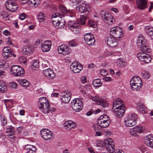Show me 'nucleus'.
I'll return each mask as SVG.
<instances>
[{
    "mask_svg": "<svg viewBox=\"0 0 153 153\" xmlns=\"http://www.w3.org/2000/svg\"><path fill=\"white\" fill-rule=\"evenodd\" d=\"M137 120V116L134 113L128 114L124 120L125 126L128 127H131L135 125Z\"/></svg>",
    "mask_w": 153,
    "mask_h": 153,
    "instance_id": "nucleus-3",
    "label": "nucleus"
},
{
    "mask_svg": "<svg viewBox=\"0 0 153 153\" xmlns=\"http://www.w3.org/2000/svg\"><path fill=\"white\" fill-rule=\"evenodd\" d=\"M43 72L44 74L49 79H53L56 76L55 74L51 68L47 69L44 70Z\"/></svg>",
    "mask_w": 153,
    "mask_h": 153,
    "instance_id": "nucleus-24",
    "label": "nucleus"
},
{
    "mask_svg": "<svg viewBox=\"0 0 153 153\" xmlns=\"http://www.w3.org/2000/svg\"><path fill=\"white\" fill-rule=\"evenodd\" d=\"M116 116L118 117L122 116L124 114L125 110V107H122L115 108H113Z\"/></svg>",
    "mask_w": 153,
    "mask_h": 153,
    "instance_id": "nucleus-21",
    "label": "nucleus"
},
{
    "mask_svg": "<svg viewBox=\"0 0 153 153\" xmlns=\"http://www.w3.org/2000/svg\"><path fill=\"white\" fill-rule=\"evenodd\" d=\"M114 142L112 139L110 138H106L104 140V144L105 146H114Z\"/></svg>",
    "mask_w": 153,
    "mask_h": 153,
    "instance_id": "nucleus-38",
    "label": "nucleus"
},
{
    "mask_svg": "<svg viewBox=\"0 0 153 153\" xmlns=\"http://www.w3.org/2000/svg\"><path fill=\"white\" fill-rule=\"evenodd\" d=\"M93 127L95 130H100L101 128L98 124V125H93Z\"/></svg>",
    "mask_w": 153,
    "mask_h": 153,
    "instance_id": "nucleus-63",
    "label": "nucleus"
},
{
    "mask_svg": "<svg viewBox=\"0 0 153 153\" xmlns=\"http://www.w3.org/2000/svg\"><path fill=\"white\" fill-rule=\"evenodd\" d=\"M19 84L25 88H27L29 86V82L25 79H19L18 80Z\"/></svg>",
    "mask_w": 153,
    "mask_h": 153,
    "instance_id": "nucleus-40",
    "label": "nucleus"
},
{
    "mask_svg": "<svg viewBox=\"0 0 153 153\" xmlns=\"http://www.w3.org/2000/svg\"><path fill=\"white\" fill-rule=\"evenodd\" d=\"M100 74L103 76H105L108 74V71L106 70L102 69L100 71Z\"/></svg>",
    "mask_w": 153,
    "mask_h": 153,
    "instance_id": "nucleus-60",
    "label": "nucleus"
},
{
    "mask_svg": "<svg viewBox=\"0 0 153 153\" xmlns=\"http://www.w3.org/2000/svg\"><path fill=\"white\" fill-rule=\"evenodd\" d=\"M76 9L77 11L83 13L89 11L90 7L85 2L81 0L79 5L76 6Z\"/></svg>",
    "mask_w": 153,
    "mask_h": 153,
    "instance_id": "nucleus-13",
    "label": "nucleus"
},
{
    "mask_svg": "<svg viewBox=\"0 0 153 153\" xmlns=\"http://www.w3.org/2000/svg\"><path fill=\"white\" fill-rule=\"evenodd\" d=\"M137 44L138 47L144 45L145 44L144 39L141 35H139L137 38Z\"/></svg>",
    "mask_w": 153,
    "mask_h": 153,
    "instance_id": "nucleus-33",
    "label": "nucleus"
},
{
    "mask_svg": "<svg viewBox=\"0 0 153 153\" xmlns=\"http://www.w3.org/2000/svg\"><path fill=\"white\" fill-rule=\"evenodd\" d=\"M1 124L3 126H5L7 123V121L6 118L2 117L1 119Z\"/></svg>",
    "mask_w": 153,
    "mask_h": 153,
    "instance_id": "nucleus-57",
    "label": "nucleus"
},
{
    "mask_svg": "<svg viewBox=\"0 0 153 153\" xmlns=\"http://www.w3.org/2000/svg\"><path fill=\"white\" fill-rule=\"evenodd\" d=\"M90 99L93 101L95 102L96 103L98 104L101 99L99 96L96 95L95 96H91Z\"/></svg>",
    "mask_w": 153,
    "mask_h": 153,
    "instance_id": "nucleus-42",
    "label": "nucleus"
},
{
    "mask_svg": "<svg viewBox=\"0 0 153 153\" xmlns=\"http://www.w3.org/2000/svg\"><path fill=\"white\" fill-rule=\"evenodd\" d=\"M39 107L41 111L44 114L52 113L55 111L54 108H51L49 102L46 97H41L39 99Z\"/></svg>",
    "mask_w": 153,
    "mask_h": 153,
    "instance_id": "nucleus-1",
    "label": "nucleus"
},
{
    "mask_svg": "<svg viewBox=\"0 0 153 153\" xmlns=\"http://www.w3.org/2000/svg\"><path fill=\"white\" fill-rule=\"evenodd\" d=\"M87 19V17L85 15H82L80 18V21L82 25H84L85 23V21Z\"/></svg>",
    "mask_w": 153,
    "mask_h": 153,
    "instance_id": "nucleus-50",
    "label": "nucleus"
},
{
    "mask_svg": "<svg viewBox=\"0 0 153 153\" xmlns=\"http://www.w3.org/2000/svg\"><path fill=\"white\" fill-rule=\"evenodd\" d=\"M0 18L3 21L8 20V14L6 11H2L0 13Z\"/></svg>",
    "mask_w": 153,
    "mask_h": 153,
    "instance_id": "nucleus-36",
    "label": "nucleus"
},
{
    "mask_svg": "<svg viewBox=\"0 0 153 153\" xmlns=\"http://www.w3.org/2000/svg\"><path fill=\"white\" fill-rule=\"evenodd\" d=\"M139 47H140L141 51L143 52L148 53L150 51V49L149 47L145 45Z\"/></svg>",
    "mask_w": 153,
    "mask_h": 153,
    "instance_id": "nucleus-43",
    "label": "nucleus"
},
{
    "mask_svg": "<svg viewBox=\"0 0 153 153\" xmlns=\"http://www.w3.org/2000/svg\"><path fill=\"white\" fill-rule=\"evenodd\" d=\"M25 149L27 153H35L36 151V148L35 146L29 144L25 146Z\"/></svg>",
    "mask_w": 153,
    "mask_h": 153,
    "instance_id": "nucleus-27",
    "label": "nucleus"
},
{
    "mask_svg": "<svg viewBox=\"0 0 153 153\" xmlns=\"http://www.w3.org/2000/svg\"><path fill=\"white\" fill-rule=\"evenodd\" d=\"M12 52H2V54L4 57L5 59H7L10 55L11 56V54Z\"/></svg>",
    "mask_w": 153,
    "mask_h": 153,
    "instance_id": "nucleus-54",
    "label": "nucleus"
},
{
    "mask_svg": "<svg viewBox=\"0 0 153 153\" xmlns=\"http://www.w3.org/2000/svg\"><path fill=\"white\" fill-rule=\"evenodd\" d=\"M39 66V61L37 60H33L32 62V68L33 70H35V68H38Z\"/></svg>",
    "mask_w": 153,
    "mask_h": 153,
    "instance_id": "nucleus-41",
    "label": "nucleus"
},
{
    "mask_svg": "<svg viewBox=\"0 0 153 153\" xmlns=\"http://www.w3.org/2000/svg\"><path fill=\"white\" fill-rule=\"evenodd\" d=\"M82 66L77 61L73 62L71 65L70 68L74 73L79 72L82 69Z\"/></svg>",
    "mask_w": 153,
    "mask_h": 153,
    "instance_id": "nucleus-15",
    "label": "nucleus"
},
{
    "mask_svg": "<svg viewBox=\"0 0 153 153\" xmlns=\"http://www.w3.org/2000/svg\"><path fill=\"white\" fill-rule=\"evenodd\" d=\"M58 51L59 53L66 55L69 54L71 51L70 49L65 45H62L59 46Z\"/></svg>",
    "mask_w": 153,
    "mask_h": 153,
    "instance_id": "nucleus-17",
    "label": "nucleus"
},
{
    "mask_svg": "<svg viewBox=\"0 0 153 153\" xmlns=\"http://www.w3.org/2000/svg\"><path fill=\"white\" fill-rule=\"evenodd\" d=\"M8 63L2 59L0 60V68L3 70H6L9 67Z\"/></svg>",
    "mask_w": 153,
    "mask_h": 153,
    "instance_id": "nucleus-37",
    "label": "nucleus"
},
{
    "mask_svg": "<svg viewBox=\"0 0 153 153\" xmlns=\"http://www.w3.org/2000/svg\"><path fill=\"white\" fill-rule=\"evenodd\" d=\"M14 130L13 127L9 126L8 128H6V132L7 133H9L11 132H13V131Z\"/></svg>",
    "mask_w": 153,
    "mask_h": 153,
    "instance_id": "nucleus-58",
    "label": "nucleus"
},
{
    "mask_svg": "<svg viewBox=\"0 0 153 153\" xmlns=\"http://www.w3.org/2000/svg\"><path fill=\"white\" fill-rule=\"evenodd\" d=\"M81 0H71V4L73 6H76L77 5H79L80 3Z\"/></svg>",
    "mask_w": 153,
    "mask_h": 153,
    "instance_id": "nucleus-55",
    "label": "nucleus"
},
{
    "mask_svg": "<svg viewBox=\"0 0 153 153\" xmlns=\"http://www.w3.org/2000/svg\"><path fill=\"white\" fill-rule=\"evenodd\" d=\"M98 105H100L103 107H106L108 106V103L106 100L101 99L98 103Z\"/></svg>",
    "mask_w": 153,
    "mask_h": 153,
    "instance_id": "nucleus-48",
    "label": "nucleus"
},
{
    "mask_svg": "<svg viewBox=\"0 0 153 153\" xmlns=\"http://www.w3.org/2000/svg\"><path fill=\"white\" fill-rule=\"evenodd\" d=\"M106 150L110 153H113L114 151V146L109 145V146H105Z\"/></svg>",
    "mask_w": 153,
    "mask_h": 153,
    "instance_id": "nucleus-49",
    "label": "nucleus"
},
{
    "mask_svg": "<svg viewBox=\"0 0 153 153\" xmlns=\"http://www.w3.org/2000/svg\"><path fill=\"white\" fill-rule=\"evenodd\" d=\"M144 143L148 146L153 148V136L149 135L144 138Z\"/></svg>",
    "mask_w": 153,
    "mask_h": 153,
    "instance_id": "nucleus-23",
    "label": "nucleus"
},
{
    "mask_svg": "<svg viewBox=\"0 0 153 153\" xmlns=\"http://www.w3.org/2000/svg\"><path fill=\"white\" fill-rule=\"evenodd\" d=\"M59 9L63 14L69 16H71L72 11L70 10H67L65 6L61 5L59 7Z\"/></svg>",
    "mask_w": 153,
    "mask_h": 153,
    "instance_id": "nucleus-29",
    "label": "nucleus"
},
{
    "mask_svg": "<svg viewBox=\"0 0 153 153\" xmlns=\"http://www.w3.org/2000/svg\"><path fill=\"white\" fill-rule=\"evenodd\" d=\"M27 4L30 7H36L40 3V0H27Z\"/></svg>",
    "mask_w": 153,
    "mask_h": 153,
    "instance_id": "nucleus-32",
    "label": "nucleus"
},
{
    "mask_svg": "<svg viewBox=\"0 0 153 153\" xmlns=\"http://www.w3.org/2000/svg\"><path fill=\"white\" fill-rule=\"evenodd\" d=\"M145 129V127L144 126L138 125L131 128L130 132L131 135L136 137L138 136L137 134L142 133Z\"/></svg>",
    "mask_w": 153,
    "mask_h": 153,
    "instance_id": "nucleus-12",
    "label": "nucleus"
},
{
    "mask_svg": "<svg viewBox=\"0 0 153 153\" xmlns=\"http://www.w3.org/2000/svg\"><path fill=\"white\" fill-rule=\"evenodd\" d=\"M142 76L144 79H146L149 78L150 76V75L149 73L146 71L143 72Z\"/></svg>",
    "mask_w": 153,
    "mask_h": 153,
    "instance_id": "nucleus-53",
    "label": "nucleus"
},
{
    "mask_svg": "<svg viewBox=\"0 0 153 153\" xmlns=\"http://www.w3.org/2000/svg\"><path fill=\"white\" fill-rule=\"evenodd\" d=\"M117 65L118 66L121 67H124L126 66V64L121 59H118L117 62Z\"/></svg>",
    "mask_w": 153,
    "mask_h": 153,
    "instance_id": "nucleus-47",
    "label": "nucleus"
},
{
    "mask_svg": "<svg viewBox=\"0 0 153 153\" xmlns=\"http://www.w3.org/2000/svg\"><path fill=\"white\" fill-rule=\"evenodd\" d=\"M14 0H7L5 3L6 8L10 11L16 10L18 8V6Z\"/></svg>",
    "mask_w": 153,
    "mask_h": 153,
    "instance_id": "nucleus-11",
    "label": "nucleus"
},
{
    "mask_svg": "<svg viewBox=\"0 0 153 153\" xmlns=\"http://www.w3.org/2000/svg\"><path fill=\"white\" fill-rule=\"evenodd\" d=\"M71 91L68 90L65 91L61 96L60 98L62 101L64 103H68L71 99Z\"/></svg>",
    "mask_w": 153,
    "mask_h": 153,
    "instance_id": "nucleus-18",
    "label": "nucleus"
},
{
    "mask_svg": "<svg viewBox=\"0 0 153 153\" xmlns=\"http://www.w3.org/2000/svg\"><path fill=\"white\" fill-rule=\"evenodd\" d=\"M110 34L113 37L116 38H120L123 37V30L120 27H113L111 29Z\"/></svg>",
    "mask_w": 153,
    "mask_h": 153,
    "instance_id": "nucleus-8",
    "label": "nucleus"
},
{
    "mask_svg": "<svg viewBox=\"0 0 153 153\" xmlns=\"http://www.w3.org/2000/svg\"><path fill=\"white\" fill-rule=\"evenodd\" d=\"M68 45L71 47H75L77 46V44L76 41L74 39L70 40L68 42Z\"/></svg>",
    "mask_w": 153,
    "mask_h": 153,
    "instance_id": "nucleus-51",
    "label": "nucleus"
},
{
    "mask_svg": "<svg viewBox=\"0 0 153 153\" xmlns=\"http://www.w3.org/2000/svg\"><path fill=\"white\" fill-rule=\"evenodd\" d=\"M138 107L141 111H144L145 108L141 103H139Z\"/></svg>",
    "mask_w": 153,
    "mask_h": 153,
    "instance_id": "nucleus-61",
    "label": "nucleus"
},
{
    "mask_svg": "<svg viewBox=\"0 0 153 153\" xmlns=\"http://www.w3.org/2000/svg\"><path fill=\"white\" fill-rule=\"evenodd\" d=\"M9 86L12 88L16 89L17 87V85L16 82H12L10 83Z\"/></svg>",
    "mask_w": 153,
    "mask_h": 153,
    "instance_id": "nucleus-56",
    "label": "nucleus"
},
{
    "mask_svg": "<svg viewBox=\"0 0 153 153\" xmlns=\"http://www.w3.org/2000/svg\"><path fill=\"white\" fill-rule=\"evenodd\" d=\"M40 134L42 138L46 141L50 140L53 138L52 132L48 129H42L40 131Z\"/></svg>",
    "mask_w": 153,
    "mask_h": 153,
    "instance_id": "nucleus-10",
    "label": "nucleus"
},
{
    "mask_svg": "<svg viewBox=\"0 0 153 153\" xmlns=\"http://www.w3.org/2000/svg\"><path fill=\"white\" fill-rule=\"evenodd\" d=\"M142 82L141 79L138 77H133L130 81L131 88L133 91L139 90L142 87Z\"/></svg>",
    "mask_w": 153,
    "mask_h": 153,
    "instance_id": "nucleus-4",
    "label": "nucleus"
},
{
    "mask_svg": "<svg viewBox=\"0 0 153 153\" xmlns=\"http://www.w3.org/2000/svg\"><path fill=\"white\" fill-rule=\"evenodd\" d=\"M84 39L85 42L89 45H92L95 43L94 36L91 33H85L84 35Z\"/></svg>",
    "mask_w": 153,
    "mask_h": 153,
    "instance_id": "nucleus-16",
    "label": "nucleus"
},
{
    "mask_svg": "<svg viewBox=\"0 0 153 153\" xmlns=\"http://www.w3.org/2000/svg\"><path fill=\"white\" fill-rule=\"evenodd\" d=\"M27 15L25 13H21L19 16V19L21 20H23L27 17Z\"/></svg>",
    "mask_w": 153,
    "mask_h": 153,
    "instance_id": "nucleus-59",
    "label": "nucleus"
},
{
    "mask_svg": "<svg viewBox=\"0 0 153 153\" xmlns=\"http://www.w3.org/2000/svg\"><path fill=\"white\" fill-rule=\"evenodd\" d=\"M111 121H105L97 120V123L101 128H106L111 123Z\"/></svg>",
    "mask_w": 153,
    "mask_h": 153,
    "instance_id": "nucleus-30",
    "label": "nucleus"
},
{
    "mask_svg": "<svg viewBox=\"0 0 153 153\" xmlns=\"http://www.w3.org/2000/svg\"><path fill=\"white\" fill-rule=\"evenodd\" d=\"M100 120H104L105 121H111L109 117L106 115H102L98 119Z\"/></svg>",
    "mask_w": 153,
    "mask_h": 153,
    "instance_id": "nucleus-44",
    "label": "nucleus"
},
{
    "mask_svg": "<svg viewBox=\"0 0 153 153\" xmlns=\"http://www.w3.org/2000/svg\"><path fill=\"white\" fill-rule=\"evenodd\" d=\"M92 84L94 87H98L102 85V82L99 79H97L93 81Z\"/></svg>",
    "mask_w": 153,
    "mask_h": 153,
    "instance_id": "nucleus-39",
    "label": "nucleus"
},
{
    "mask_svg": "<svg viewBox=\"0 0 153 153\" xmlns=\"http://www.w3.org/2000/svg\"><path fill=\"white\" fill-rule=\"evenodd\" d=\"M62 16V15L59 13H55L52 15V22L56 28H62L64 27L65 22Z\"/></svg>",
    "mask_w": 153,
    "mask_h": 153,
    "instance_id": "nucleus-2",
    "label": "nucleus"
},
{
    "mask_svg": "<svg viewBox=\"0 0 153 153\" xmlns=\"http://www.w3.org/2000/svg\"><path fill=\"white\" fill-rule=\"evenodd\" d=\"M71 104L72 109L76 112L80 111L83 108V102L80 99L76 98L74 99Z\"/></svg>",
    "mask_w": 153,
    "mask_h": 153,
    "instance_id": "nucleus-7",
    "label": "nucleus"
},
{
    "mask_svg": "<svg viewBox=\"0 0 153 153\" xmlns=\"http://www.w3.org/2000/svg\"><path fill=\"white\" fill-rule=\"evenodd\" d=\"M7 88L4 83L3 82H0V92L1 93L7 91Z\"/></svg>",
    "mask_w": 153,
    "mask_h": 153,
    "instance_id": "nucleus-45",
    "label": "nucleus"
},
{
    "mask_svg": "<svg viewBox=\"0 0 153 153\" xmlns=\"http://www.w3.org/2000/svg\"><path fill=\"white\" fill-rule=\"evenodd\" d=\"M12 52L10 48L9 47H4L3 50V52Z\"/></svg>",
    "mask_w": 153,
    "mask_h": 153,
    "instance_id": "nucleus-62",
    "label": "nucleus"
},
{
    "mask_svg": "<svg viewBox=\"0 0 153 153\" xmlns=\"http://www.w3.org/2000/svg\"><path fill=\"white\" fill-rule=\"evenodd\" d=\"M102 79L104 80L106 82L111 81V79L110 77L108 76H104L103 78Z\"/></svg>",
    "mask_w": 153,
    "mask_h": 153,
    "instance_id": "nucleus-64",
    "label": "nucleus"
},
{
    "mask_svg": "<svg viewBox=\"0 0 153 153\" xmlns=\"http://www.w3.org/2000/svg\"><path fill=\"white\" fill-rule=\"evenodd\" d=\"M37 16L38 20L39 23L43 22L45 19V15L42 12L38 13Z\"/></svg>",
    "mask_w": 153,
    "mask_h": 153,
    "instance_id": "nucleus-35",
    "label": "nucleus"
},
{
    "mask_svg": "<svg viewBox=\"0 0 153 153\" xmlns=\"http://www.w3.org/2000/svg\"><path fill=\"white\" fill-rule=\"evenodd\" d=\"M10 71L13 75L16 76L22 77L25 73L23 68L16 65L12 66L10 68Z\"/></svg>",
    "mask_w": 153,
    "mask_h": 153,
    "instance_id": "nucleus-6",
    "label": "nucleus"
},
{
    "mask_svg": "<svg viewBox=\"0 0 153 153\" xmlns=\"http://www.w3.org/2000/svg\"><path fill=\"white\" fill-rule=\"evenodd\" d=\"M18 60L20 63L22 64H25L27 61V58L24 56H21L19 57Z\"/></svg>",
    "mask_w": 153,
    "mask_h": 153,
    "instance_id": "nucleus-52",
    "label": "nucleus"
},
{
    "mask_svg": "<svg viewBox=\"0 0 153 153\" xmlns=\"http://www.w3.org/2000/svg\"><path fill=\"white\" fill-rule=\"evenodd\" d=\"M51 43L50 41H44L41 45L42 51L44 52L49 51L51 48Z\"/></svg>",
    "mask_w": 153,
    "mask_h": 153,
    "instance_id": "nucleus-19",
    "label": "nucleus"
},
{
    "mask_svg": "<svg viewBox=\"0 0 153 153\" xmlns=\"http://www.w3.org/2000/svg\"><path fill=\"white\" fill-rule=\"evenodd\" d=\"M89 26L92 28L95 29L97 28V22L93 20H90L88 21Z\"/></svg>",
    "mask_w": 153,
    "mask_h": 153,
    "instance_id": "nucleus-46",
    "label": "nucleus"
},
{
    "mask_svg": "<svg viewBox=\"0 0 153 153\" xmlns=\"http://www.w3.org/2000/svg\"><path fill=\"white\" fill-rule=\"evenodd\" d=\"M100 15L104 22L109 25H112L115 23V20L113 17L109 13L101 10Z\"/></svg>",
    "mask_w": 153,
    "mask_h": 153,
    "instance_id": "nucleus-5",
    "label": "nucleus"
},
{
    "mask_svg": "<svg viewBox=\"0 0 153 153\" xmlns=\"http://www.w3.org/2000/svg\"><path fill=\"white\" fill-rule=\"evenodd\" d=\"M145 31L147 35L150 37L153 33V27L149 26H146L145 28Z\"/></svg>",
    "mask_w": 153,
    "mask_h": 153,
    "instance_id": "nucleus-34",
    "label": "nucleus"
},
{
    "mask_svg": "<svg viewBox=\"0 0 153 153\" xmlns=\"http://www.w3.org/2000/svg\"><path fill=\"white\" fill-rule=\"evenodd\" d=\"M125 107V105L122 100L119 98H116L113 102V108L122 107Z\"/></svg>",
    "mask_w": 153,
    "mask_h": 153,
    "instance_id": "nucleus-26",
    "label": "nucleus"
},
{
    "mask_svg": "<svg viewBox=\"0 0 153 153\" xmlns=\"http://www.w3.org/2000/svg\"><path fill=\"white\" fill-rule=\"evenodd\" d=\"M137 5L138 8L144 10L147 7V1L146 0H137Z\"/></svg>",
    "mask_w": 153,
    "mask_h": 153,
    "instance_id": "nucleus-25",
    "label": "nucleus"
},
{
    "mask_svg": "<svg viewBox=\"0 0 153 153\" xmlns=\"http://www.w3.org/2000/svg\"><path fill=\"white\" fill-rule=\"evenodd\" d=\"M68 26L69 29L76 34H78L80 32L81 28L80 24L77 22L69 21Z\"/></svg>",
    "mask_w": 153,
    "mask_h": 153,
    "instance_id": "nucleus-9",
    "label": "nucleus"
},
{
    "mask_svg": "<svg viewBox=\"0 0 153 153\" xmlns=\"http://www.w3.org/2000/svg\"><path fill=\"white\" fill-rule=\"evenodd\" d=\"M107 45L111 47H114L117 46L118 42L116 38L109 36L107 39Z\"/></svg>",
    "mask_w": 153,
    "mask_h": 153,
    "instance_id": "nucleus-20",
    "label": "nucleus"
},
{
    "mask_svg": "<svg viewBox=\"0 0 153 153\" xmlns=\"http://www.w3.org/2000/svg\"><path fill=\"white\" fill-rule=\"evenodd\" d=\"M76 124L71 120L66 121L64 126L65 128L68 130H70L72 128H74L76 127Z\"/></svg>",
    "mask_w": 153,
    "mask_h": 153,
    "instance_id": "nucleus-28",
    "label": "nucleus"
},
{
    "mask_svg": "<svg viewBox=\"0 0 153 153\" xmlns=\"http://www.w3.org/2000/svg\"><path fill=\"white\" fill-rule=\"evenodd\" d=\"M137 57L138 59L146 63H149L152 60L151 56L149 54L142 53H138Z\"/></svg>",
    "mask_w": 153,
    "mask_h": 153,
    "instance_id": "nucleus-14",
    "label": "nucleus"
},
{
    "mask_svg": "<svg viewBox=\"0 0 153 153\" xmlns=\"http://www.w3.org/2000/svg\"><path fill=\"white\" fill-rule=\"evenodd\" d=\"M22 52L25 54L29 55L33 53V49L32 47L30 46H25L23 48Z\"/></svg>",
    "mask_w": 153,
    "mask_h": 153,
    "instance_id": "nucleus-31",
    "label": "nucleus"
},
{
    "mask_svg": "<svg viewBox=\"0 0 153 153\" xmlns=\"http://www.w3.org/2000/svg\"><path fill=\"white\" fill-rule=\"evenodd\" d=\"M144 143L148 146L153 148V136L149 135L144 138Z\"/></svg>",
    "mask_w": 153,
    "mask_h": 153,
    "instance_id": "nucleus-22",
    "label": "nucleus"
}]
</instances>
